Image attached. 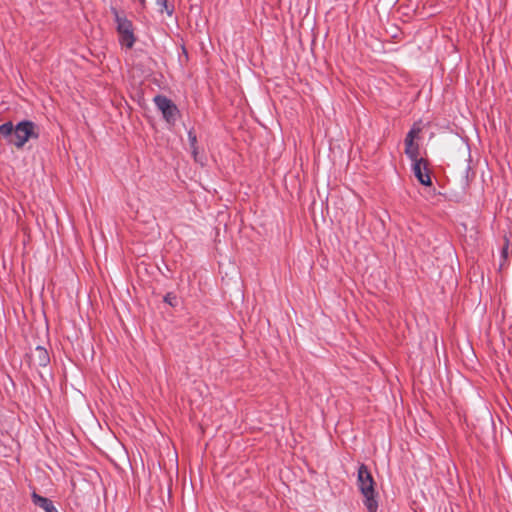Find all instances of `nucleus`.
<instances>
[{
	"instance_id": "4",
	"label": "nucleus",
	"mask_w": 512,
	"mask_h": 512,
	"mask_svg": "<svg viewBox=\"0 0 512 512\" xmlns=\"http://www.w3.org/2000/svg\"><path fill=\"white\" fill-rule=\"evenodd\" d=\"M154 103L162 112L163 117L168 123H174L178 114L176 105L166 96L157 95L154 97Z\"/></svg>"
},
{
	"instance_id": "13",
	"label": "nucleus",
	"mask_w": 512,
	"mask_h": 512,
	"mask_svg": "<svg viewBox=\"0 0 512 512\" xmlns=\"http://www.w3.org/2000/svg\"><path fill=\"white\" fill-rule=\"evenodd\" d=\"M156 3L161 7H167V0H156Z\"/></svg>"
},
{
	"instance_id": "9",
	"label": "nucleus",
	"mask_w": 512,
	"mask_h": 512,
	"mask_svg": "<svg viewBox=\"0 0 512 512\" xmlns=\"http://www.w3.org/2000/svg\"><path fill=\"white\" fill-rule=\"evenodd\" d=\"M421 129L419 127H413L407 134L406 138H405V146L406 145H413L415 144L414 143V139L416 137H418L419 133H420Z\"/></svg>"
},
{
	"instance_id": "8",
	"label": "nucleus",
	"mask_w": 512,
	"mask_h": 512,
	"mask_svg": "<svg viewBox=\"0 0 512 512\" xmlns=\"http://www.w3.org/2000/svg\"><path fill=\"white\" fill-rule=\"evenodd\" d=\"M405 154L412 160V162L421 159L419 158V147L417 144L406 145Z\"/></svg>"
},
{
	"instance_id": "1",
	"label": "nucleus",
	"mask_w": 512,
	"mask_h": 512,
	"mask_svg": "<svg viewBox=\"0 0 512 512\" xmlns=\"http://www.w3.org/2000/svg\"><path fill=\"white\" fill-rule=\"evenodd\" d=\"M38 137V127L32 121H21L16 126L12 122L0 125V138H5L8 143L18 149L22 148L30 139Z\"/></svg>"
},
{
	"instance_id": "5",
	"label": "nucleus",
	"mask_w": 512,
	"mask_h": 512,
	"mask_svg": "<svg viewBox=\"0 0 512 512\" xmlns=\"http://www.w3.org/2000/svg\"><path fill=\"white\" fill-rule=\"evenodd\" d=\"M412 170L417 180L425 186L431 185V177L428 170L427 162L424 159L414 161Z\"/></svg>"
},
{
	"instance_id": "14",
	"label": "nucleus",
	"mask_w": 512,
	"mask_h": 512,
	"mask_svg": "<svg viewBox=\"0 0 512 512\" xmlns=\"http://www.w3.org/2000/svg\"><path fill=\"white\" fill-rule=\"evenodd\" d=\"M140 3H141V5H142L143 7H145V3H146V1H145V0H140Z\"/></svg>"
},
{
	"instance_id": "11",
	"label": "nucleus",
	"mask_w": 512,
	"mask_h": 512,
	"mask_svg": "<svg viewBox=\"0 0 512 512\" xmlns=\"http://www.w3.org/2000/svg\"><path fill=\"white\" fill-rule=\"evenodd\" d=\"M508 246H509V240L507 237L504 238V246L501 251V257L503 260H507L508 258Z\"/></svg>"
},
{
	"instance_id": "12",
	"label": "nucleus",
	"mask_w": 512,
	"mask_h": 512,
	"mask_svg": "<svg viewBox=\"0 0 512 512\" xmlns=\"http://www.w3.org/2000/svg\"><path fill=\"white\" fill-rule=\"evenodd\" d=\"M164 301L171 306H175L176 305V296L172 293H168L165 296Z\"/></svg>"
},
{
	"instance_id": "7",
	"label": "nucleus",
	"mask_w": 512,
	"mask_h": 512,
	"mask_svg": "<svg viewBox=\"0 0 512 512\" xmlns=\"http://www.w3.org/2000/svg\"><path fill=\"white\" fill-rule=\"evenodd\" d=\"M31 498L33 504L42 508L45 512H58L50 499L40 496L36 492L32 493Z\"/></svg>"
},
{
	"instance_id": "6",
	"label": "nucleus",
	"mask_w": 512,
	"mask_h": 512,
	"mask_svg": "<svg viewBox=\"0 0 512 512\" xmlns=\"http://www.w3.org/2000/svg\"><path fill=\"white\" fill-rule=\"evenodd\" d=\"M30 364L35 367H46L50 362L47 350L42 346H37L29 355Z\"/></svg>"
},
{
	"instance_id": "2",
	"label": "nucleus",
	"mask_w": 512,
	"mask_h": 512,
	"mask_svg": "<svg viewBox=\"0 0 512 512\" xmlns=\"http://www.w3.org/2000/svg\"><path fill=\"white\" fill-rule=\"evenodd\" d=\"M357 485L364 497V505L368 512H376L378 509L377 493L375 491V482L368 467L361 464L357 472Z\"/></svg>"
},
{
	"instance_id": "10",
	"label": "nucleus",
	"mask_w": 512,
	"mask_h": 512,
	"mask_svg": "<svg viewBox=\"0 0 512 512\" xmlns=\"http://www.w3.org/2000/svg\"><path fill=\"white\" fill-rule=\"evenodd\" d=\"M188 139H189V142H190V146H191V149H192V154L194 156V159L197 161V137H196V134L192 131H189L188 132Z\"/></svg>"
},
{
	"instance_id": "3",
	"label": "nucleus",
	"mask_w": 512,
	"mask_h": 512,
	"mask_svg": "<svg viewBox=\"0 0 512 512\" xmlns=\"http://www.w3.org/2000/svg\"><path fill=\"white\" fill-rule=\"evenodd\" d=\"M115 21L117 24V32L119 34V41L122 46L130 49L135 43L133 24L125 16H122L117 10L113 9Z\"/></svg>"
}]
</instances>
